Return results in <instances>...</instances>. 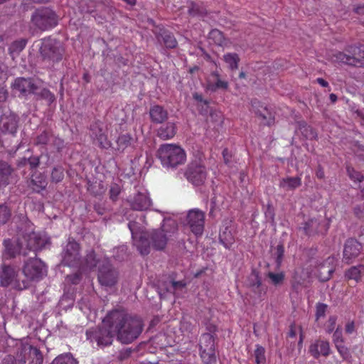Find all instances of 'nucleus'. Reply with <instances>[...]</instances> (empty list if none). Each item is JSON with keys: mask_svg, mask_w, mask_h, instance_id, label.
<instances>
[{"mask_svg": "<svg viewBox=\"0 0 364 364\" xmlns=\"http://www.w3.org/2000/svg\"><path fill=\"white\" fill-rule=\"evenodd\" d=\"M157 156L164 167L176 168L186 161L183 149L175 144H164L157 151Z\"/></svg>", "mask_w": 364, "mask_h": 364, "instance_id": "nucleus-3", "label": "nucleus"}, {"mask_svg": "<svg viewBox=\"0 0 364 364\" xmlns=\"http://www.w3.org/2000/svg\"><path fill=\"white\" fill-rule=\"evenodd\" d=\"M255 363L256 364H264L266 362L265 358V350L264 348L259 346H256V349L255 350Z\"/></svg>", "mask_w": 364, "mask_h": 364, "instance_id": "nucleus-48", "label": "nucleus"}, {"mask_svg": "<svg viewBox=\"0 0 364 364\" xmlns=\"http://www.w3.org/2000/svg\"><path fill=\"white\" fill-rule=\"evenodd\" d=\"M158 41L164 43L167 48H174L177 46L178 42L173 34L168 31H161L157 36Z\"/></svg>", "mask_w": 364, "mask_h": 364, "instance_id": "nucleus-30", "label": "nucleus"}, {"mask_svg": "<svg viewBox=\"0 0 364 364\" xmlns=\"http://www.w3.org/2000/svg\"><path fill=\"white\" fill-rule=\"evenodd\" d=\"M49 144L53 146L58 151H60L64 146V141L60 138L53 134Z\"/></svg>", "mask_w": 364, "mask_h": 364, "instance_id": "nucleus-57", "label": "nucleus"}, {"mask_svg": "<svg viewBox=\"0 0 364 364\" xmlns=\"http://www.w3.org/2000/svg\"><path fill=\"white\" fill-rule=\"evenodd\" d=\"M205 213L198 208L190 210L185 220V225L196 235H201L204 230Z\"/></svg>", "mask_w": 364, "mask_h": 364, "instance_id": "nucleus-12", "label": "nucleus"}, {"mask_svg": "<svg viewBox=\"0 0 364 364\" xmlns=\"http://www.w3.org/2000/svg\"><path fill=\"white\" fill-rule=\"evenodd\" d=\"M104 323L113 329L117 340L124 344L136 340L141 333L144 327L139 317L123 309H115L108 313L104 318Z\"/></svg>", "mask_w": 364, "mask_h": 364, "instance_id": "nucleus-1", "label": "nucleus"}, {"mask_svg": "<svg viewBox=\"0 0 364 364\" xmlns=\"http://www.w3.org/2000/svg\"><path fill=\"white\" fill-rule=\"evenodd\" d=\"M176 126L174 123L168 122L161 126L157 131V135L163 140L173 138L176 134Z\"/></svg>", "mask_w": 364, "mask_h": 364, "instance_id": "nucleus-31", "label": "nucleus"}, {"mask_svg": "<svg viewBox=\"0 0 364 364\" xmlns=\"http://www.w3.org/2000/svg\"><path fill=\"white\" fill-rule=\"evenodd\" d=\"M248 286L259 297L266 294L267 287L262 285L259 275L255 271H253L248 277Z\"/></svg>", "mask_w": 364, "mask_h": 364, "instance_id": "nucleus-25", "label": "nucleus"}, {"mask_svg": "<svg viewBox=\"0 0 364 364\" xmlns=\"http://www.w3.org/2000/svg\"><path fill=\"white\" fill-rule=\"evenodd\" d=\"M40 156H32L28 158V164H29L30 168L33 169L38 167L40 164Z\"/></svg>", "mask_w": 364, "mask_h": 364, "instance_id": "nucleus-61", "label": "nucleus"}, {"mask_svg": "<svg viewBox=\"0 0 364 364\" xmlns=\"http://www.w3.org/2000/svg\"><path fill=\"white\" fill-rule=\"evenodd\" d=\"M132 353V348H124L119 352L117 358L121 361L124 360L125 359H127L131 355Z\"/></svg>", "mask_w": 364, "mask_h": 364, "instance_id": "nucleus-62", "label": "nucleus"}, {"mask_svg": "<svg viewBox=\"0 0 364 364\" xmlns=\"http://www.w3.org/2000/svg\"><path fill=\"white\" fill-rule=\"evenodd\" d=\"M58 21V15L53 9L48 6L36 9L31 16V23L33 26L43 31L55 27Z\"/></svg>", "mask_w": 364, "mask_h": 364, "instance_id": "nucleus-4", "label": "nucleus"}, {"mask_svg": "<svg viewBox=\"0 0 364 364\" xmlns=\"http://www.w3.org/2000/svg\"><path fill=\"white\" fill-rule=\"evenodd\" d=\"M81 279V274L78 272H76L73 274H70L66 277V280L68 282H70L72 284H76L80 282Z\"/></svg>", "mask_w": 364, "mask_h": 364, "instance_id": "nucleus-64", "label": "nucleus"}, {"mask_svg": "<svg viewBox=\"0 0 364 364\" xmlns=\"http://www.w3.org/2000/svg\"><path fill=\"white\" fill-rule=\"evenodd\" d=\"M310 272L305 269L299 268L295 270L293 276V287L297 288L299 286L306 287L310 282Z\"/></svg>", "mask_w": 364, "mask_h": 364, "instance_id": "nucleus-26", "label": "nucleus"}, {"mask_svg": "<svg viewBox=\"0 0 364 364\" xmlns=\"http://www.w3.org/2000/svg\"><path fill=\"white\" fill-rule=\"evenodd\" d=\"M210 38L219 46H222L225 43L223 33L218 29H213L210 32Z\"/></svg>", "mask_w": 364, "mask_h": 364, "instance_id": "nucleus-51", "label": "nucleus"}, {"mask_svg": "<svg viewBox=\"0 0 364 364\" xmlns=\"http://www.w3.org/2000/svg\"><path fill=\"white\" fill-rule=\"evenodd\" d=\"M127 200L131 208L134 210H146L151 205V200L145 190L143 191H137L133 195H130Z\"/></svg>", "mask_w": 364, "mask_h": 364, "instance_id": "nucleus-14", "label": "nucleus"}, {"mask_svg": "<svg viewBox=\"0 0 364 364\" xmlns=\"http://www.w3.org/2000/svg\"><path fill=\"white\" fill-rule=\"evenodd\" d=\"M328 229V223L324 220L311 218L304 224L303 230L307 235L323 234Z\"/></svg>", "mask_w": 364, "mask_h": 364, "instance_id": "nucleus-19", "label": "nucleus"}, {"mask_svg": "<svg viewBox=\"0 0 364 364\" xmlns=\"http://www.w3.org/2000/svg\"><path fill=\"white\" fill-rule=\"evenodd\" d=\"M52 135L53 134L50 132L43 131L36 136L34 143L36 145L43 146L49 144Z\"/></svg>", "mask_w": 364, "mask_h": 364, "instance_id": "nucleus-43", "label": "nucleus"}, {"mask_svg": "<svg viewBox=\"0 0 364 364\" xmlns=\"http://www.w3.org/2000/svg\"><path fill=\"white\" fill-rule=\"evenodd\" d=\"M4 256L7 259L14 258L18 255H28V252L24 249L21 237L13 240L7 239L4 241Z\"/></svg>", "mask_w": 364, "mask_h": 364, "instance_id": "nucleus-16", "label": "nucleus"}, {"mask_svg": "<svg viewBox=\"0 0 364 364\" xmlns=\"http://www.w3.org/2000/svg\"><path fill=\"white\" fill-rule=\"evenodd\" d=\"M347 173L349 178L353 181L354 182H362L364 180V175L355 170L354 168L348 166L347 167Z\"/></svg>", "mask_w": 364, "mask_h": 364, "instance_id": "nucleus-47", "label": "nucleus"}, {"mask_svg": "<svg viewBox=\"0 0 364 364\" xmlns=\"http://www.w3.org/2000/svg\"><path fill=\"white\" fill-rule=\"evenodd\" d=\"M90 129L92 136L97 141L100 147L107 148L109 146V141L107 140V136L97 124L91 125Z\"/></svg>", "mask_w": 364, "mask_h": 364, "instance_id": "nucleus-28", "label": "nucleus"}, {"mask_svg": "<svg viewBox=\"0 0 364 364\" xmlns=\"http://www.w3.org/2000/svg\"><path fill=\"white\" fill-rule=\"evenodd\" d=\"M362 245L355 239H348L346 240L343 250V260L350 264L360 253Z\"/></svg>", "mask_w": 364, "mask_h": 364, "instance_id": "nucleus-20", "label": "nucleus"}, {"mask_svg": "<svg viewBox=\"0 0 364 364\" xmlns=\"http://www.w3.org/2000/svg\"><path fill=\"white\" fill-rule=\"evenodd\" d=\"M194 326L191 323V321L183 318L181 321V324H180V329L181 330L182 332L183 333H192L194 330Z\"/></svg>", "mask_w": 364, "mask_h": 364, "instance_id": "nucleus-56", "label": "nucleus"}, {"mask_svg": "<svg viewBox=\"0 0 364 364\" xmlns=\"http://www.w3.org/2000/svg\"><path fill=\"white\" fill-rule=\"evenodd\" d=\"M19 118L10 109L3 111L0 117V129L5 134L15 135L16 133Z\"/></svg>", "mask_w": 364, "mask_h": 364, "instance_id": "nucleus-13", "label": "nucleus"}, {"mask_svg": "<svg viewBox=\"0 0 364 364\" xmlns=\"http://www.w3.org/2000/svg\"><path fill=\"white\" fill-rule=\"evenodd\" d=\"M13 171L12 167L8 162L0 160V179H4L6 182H9V178Z\"/></svg>", "mask_w": 364, "mask_h": 364, "instance_id": "nucleus-39", "label": "nucleus"}, {"mask_svg": "<svg viewBox=\"0 0 364 364\" xmlns=\"http://www.w3.org/2000/svg\"><path fill=\"white\" fill-rule=\"evenodd\" d=\"M333 341L335 346L344 343L341 328H337L336 329L333 335Z\"/></svg>", "mask_w": 364, "mask_h": 364, "instance_id": "nucleus-58", "label": "nucleus"}, {"mask_svg": "<svg viewBox=\"0 0 364 364\" xmlns=\"http://www.w3.org/2000/svg\"><path fill=\"white\" fill-rule=\"evenodd\" d=\"M220 242L226 248L230 249L235 242V238L228 228H225L224 230L220 232Z\"/></svg>", "mask_w": 364, "mask_h": 364, "instance_id": "nucleus-34", "label": "nucleus"}, {"mask_svg": "<svg viewBox=\"0 0 364 364\" xmlns=\"http://www.w3.org/2000/svg\"><path fill=\"white\" fill-rule=\"evenodd\" d=\"M120 193H121V187L118 184L112 183L110 186L109 193V198L112 200H113V201L117 200Z\"/></svg>", "mask_w": 364, "mask_h": 364, "instance_id": "nucleus-53", "label": "nucleus"}, {"mask_svg": "<svg viewBox=\"0 0 364 364\" xmlns=\"http://www.w3.org/2000/svg\"><path fill=\"white\" fill-rule=\"evenodd\" d=\"M134 141V139L129 134H121L118 136L117 143V150L124 151L127 147L130 146Z\"/></svg>", "mask_w": 364, "mask_h": 364, "instance_id": "nucleus-35", "label": "nucleus"}, {"mask_svg": "<svg viewBox=\"0 0 364 364\" xmlns=\"http://www.w3.org/2000/svg\"><path fill=\"white\" fill-rule=\"evenodd\" d=\"M327 305L324 304H318L316 306V319L325 316V314L327 309Z\"/></svg>", "mask_w": 364, "mask_h": 364, "instance_id": "nucleus-59", "label": "nucleus"}, {"mask_svg": "<svg viewBox=\"0 0 364 364\" xmlns=\"http://www.w3.org/2000/svg\"><path fill=\"white\" fill-rule=\"evenodd\" d=\"M176 225L172 220H164L160 228L142 232L136 246L140 254L147 255L152 247L156 250H164L172 234L176 230Z\"/></svg>", "mask_w": 364, "mask_h": 364, "instance_id": "nucleus-2", "label": "nucleus"}, {"mask_svg": "<svg viewBox=\"0 0 364 364\" xmlns=\"http://www.w3.org/2000/svg\"><path fill=\"white\" fill-rule=\"evenodd\" d=\"M29 355L31 357H33V359H36V364H42L43 363V355L41 353L40 350L34 346H29Z\"/></svg>", "mask_w": 364, "mask_h": 364, "instance_id": "nucleus-52", "label": "nucleus"}, {"mask_svg": "<svg viewBox=\"0 0 364 364\" xmlns=\"http://www.w3.org/2000/svg\"><path fill=\"white\" fill-rule=\"evenodd\" d=\"M284 247L283 244H279L276 247L274 252L273 253V255L275 258V261L277 263V266L279 267H280L283 257H284Z\"/></svg>", "mask_w": 364, "mask_h": 364, "instance_id": "nucleus-49", "label": "nucleus"}, {"mask_svg": "<svg viewBox=\"0 0 364 364\" xmlns=\"http://www.w3.org/2000/svg\"><path fill=\"white\" fill-rule=\"evenodd\" d=\"M205 364H217L215 351L200 353Z\"/></svg>", "mask_w": 364, "mask_h": 364, "instance_id": "nucleus-50", "label": "nucleus"}, {"mask_svg": "<svg viewBox=\"0 0 364 364\" xmlns=\"http://www.w3.org/2000/svg\"><path fill=\"white\" fill-rule=\"evenodd\" d=\"M200 353L213 352L215 350V340L210 333H203L200 339Z\"/></svg>", "mask_w": 364, "mask_h": 364, "instance_id": "nucleus-29", "label": "nucleus"}, {"mask_svg": "<svg viewBox=\"0 0 364 364\" xmlns=\"http://www.w3.org/2000/svg\"><path fill=\"white\" fill-rule=\"evenodd\" d=\"M11 217V209L5 204L0 205V224L6 223Z\"/></svg>", "mask_w": 364, "mask_h": 364, "instance_id": "nucleus-45", "label": "nucleus"}, {"mask_svg": "<svg viewBox=\"0 0 364 364\" xmlns=\"http://www.w3.org/2000/svg\"><path fill=\"white\" fill-rule=\"evenodd\" d=\"M301 133L306 139H316L317 134L316 131L309 126H304L301 128Z\"/></svg>", "mask_w": 364, "mask_h": 364, "instance_id": "nucleus-54", "label": "nucleus"}, {"mask_svg": "<svg viewBox=\"0 0 364 364\" xmlns=\"http://www.w3.org/2000/svg\"><path fill=\"white\" fill-rule=\"evenodd\" d=\"M268 277L271 279V282L273 284L277 285L282 283L284 275L283 273H273L269 272L267 274Z\"/></svg>", "mask_w": 364, "mask_h": 364, "instance_id": "nucleus-55", "label": "nucleus"}, {"mask_svg": "<svg viewBox=\"0 0 364 364\" xmlns=\"http://www.w3.org/2000/svg\"><path fill=\"white\" fill-rule=\"evenodd\" d=\"M97 279L100 284L105 287H112L117 284L119 272L113 267L109 260L104 261V264L99 266Z\"/></svg>", "mask_w": 364, "mask_h": 364, "instance_id": "nucleus-10", "label": "nucleus"}, {"mask_svg": "<svg viewBox=\"0 0 364 364\" xmlns=\"http://www.w3.org/2000/svg\"><path fill=\"white\" fill-rule=\"evenodd\" d=\"M149 114L154 123L160 124L168 118L167 111L160 105H154L150 108Z\"/></svg>", "mask_w": 364, "mask_h": 364, "instance_id": "nucleus-27", "label": "nucleus"}, {"mask_svg": "<svg viewBox=\"0 0 364 364\" xmlns=\"http://www.w3.org/2000/svg\"><path fill=\"white\" fill-rule=\"evenodd\" d=\"M309 350L314 358H318L321 355L327 357L331 353L329 343L323 340H317L312 343Z\"/></svg>", "mask_w": 364, "mask_h": 364, "instance_id": "nucleus-22", "label": "nucleus"}, {"mask_svg": "<svg viewBox=\"0 0 364 364\" xmlns=\"http://www.w3.org/2000/svg\"><path fill=\"white\" fill-rule=\"evenodd\" d=\"M27 43V40L21 38L14 41L9 48V53L13 58L18 55L19 53L24 49Z\"/></svg>", "mask_w": 364, "mask_h": 364, "instance_id": "nucleus-36", "label": "nucleus"}, {"mask_svg": "<svg viewBox=\"0 0 364 364\" xmlns=\"http://www.w3.org/2000/svg\"><path fill=\"white\" fill-rule=\"evenodd\" d=\"M350 47H357V46H347L345 48V51L347 52L348 54L340 51L333 53L330 57L331 61L335 63H343L354 66L357 65L360 63L358 55H355L353 51L349 50Z\"/></svg>", "mask_w": 364, "mask_h": 364, "instance_id": "nucleus-17", "label": "nucleus"}, {"mask_svg": "<svg viewBox=\"0 0 364 364\" xmlns=\"http://www.w3.org/2000/svg\"><path fill=\"white\" fill-rule=\"evenodd\" d=\"M18 269L11 265L3 264L0 267V287H8L11 286L13 289L21 291L27 289L30 284L27 280L20 281L18 279Z\"/></svg>", "mask_w": 364, "mask_h": 364, "instance_id": "nucleus-6", "label": "nucleus"}, {"mask_svg": "<svg viewBox=\"0 0 364 364\" xmlns=\"http://www.w3.org/2000/svg\"><path fill=\"white\" fill-rule=\"evenodd\" d=\"M80 261V245L73 239L69 238L62 252V263L64 265L77 266Z\"/></svg>", "mask_w": 364, "mask_h": 364, "instance_id": "nucleus-11", "label": "nucleus"}, {"mask_svg": "<svg viewBox=\"0 0 364 364\" xmlns=\"http://www.w3.org/2000/svg\"><path fill=\"white\" fill-rule=\"evenodd\" d=\"M255 113L257 115L261 117L262 120L265 121L264 122L265 124L269 126L272 123V115L265 107L261 106V109L256 110Z\"/></svg>", "mask_w": 364, "mask_h": 364, "instance_id": "nucleus-44", "label": "nucleus"}, {"mask_svg": "<svg viewBox=\"0 0 364 364\" xmlns=\"http://www.w3.org/2000/svg\"><path fill=\"white\" fill-rule=\"evenodd\" d=\"M23 273L28 279H26L28 282V280L38 281L46 275V265L40 259L36 258V254H35L34 257L29 258L24 262Z\"/></svg>", "mask_w": 364, "mask_h": 364, "instance_id": "nucleus-9", "label": "nucleus"}, {"mask_svg": "<svg viewBox=\"0 0 364 364\" xmlns=\"http://www.w3.org/2000/svg\"><path fill=\"white\" fill-rule=\"evenodd\" d=\"M87 338L90 342H96L100 347H105L112 343L116 336L112 328L107 326L103 322L102 326L90 328L86 331Z\"/></svg>", "mask_w": 364, "mask_h": 364, "instance_id": "nucleus-7", "label": "nucleus"}, {"mask_svg": "<svg viewBox=\"0 0 364 364\" xmlns=\"http://www.w3.org/2000/svg\"><path fill=\"white\" fill-rule=\"evenodd\" d=\"M51 364H78V362L70 353H65L56 357Z\"/></svg>", "mask_w": 364, "mask_h": 364, "instance_id": "nucleus-40", "label": "nucleus"}, {"mask_svg": "<svg viewBox=\"0 0 364 364\" xmlns=\"http://www.w3.org/2000/svg\"><path fill=\"white\" fill-rule=\"evenodd\" d=\"M364 272V265L353 266L346 272V277L348 279H353L358 282L361 279V274Z\"/></svg>", "mask_w": 364, "mask_h": 364, "instance_id": "nucleus-37", "label": "nucleus"}, {"mask_svg": "<svg viewBox=\"0 0 364 364\" xmlns=\"http://www.w3.org/2000/svg\"><path fill=\"white\" fill-rule=\"evenodd\" d=\"M228 82L227 81L221 80V78L217 79L214 82H208V89L211 92H215L218 90H226L228 88Z\"/></svg>", "mask_w": 364, "mask_h": 364, "instance_id": "nucleus-41", "label": "nucleus"}, {"mask_svg": "<svg viewBox=\"0 0 364 364\" xmlns=\"http://www.w3.org/2000/svg\"><path fill=\"white\" fill-rule=\"evenodd\" d=\"M14 89L23 96L35 95L39 89L38 82L33 78L18 77L13 84Z\"/></svg>", "mask_w": 364, "mask_h": 364, "instance_id": "nucleus-15", "label": "nucleus"}, {"mask_svg": "<svg viewBox=\"0 0 364 364\" xmlns=\"http://www.w3.org/2000/svg\"><path fill=\"white\" fill-rule=\"evenodd\" d=\"M105 260L109 259L105 257L96 255L95 251L91 250L87 252L82 262L80 261L79 264L85 269H92L95 267L99 269V266H102Z\"/></svg>", "mask_w": 364, "mask_h": 364, "instance_id": "nucleus-21", "label": "nucleus"}, {"mask_svg": "<svg viewBox=\"0 0 364 364\" xmlns=\"http://www.w3.org/2000/svg\"><path fill=\"white\" fill-rule=\"evenodd\" d=\"M333 263V258L329 257L318 266V277L321 282H326L330 279L334 272Z\"/></svg>", "mask_w": 364, "mask_h": 364, "instance_id": "nucleus-24", "label": "nucleus"}, {"mask_svg": "<svg viewBox=\"0 0 364 364\" xmlns=\"http://www.w3.org/2000/svg\"><path fill=\"white\" fill-rule=\"evenodd\" d=\"M184 176L193 186L203 185L207 178V171L205 166L199 160L189 163L185 170Z\"/></svg>", "mask_w": 364, "mask_h": 364, "instance_id": "nucleus-8", "label": "nucleus"}, {"mask_svg": "<svg viewBox=\"0 0 364 364\" xmlns=\"http://www.w3.org/2000/svg\"><path fill=\"white\" fill-rule=\"evenodd\" d=\"M349 50L353 51L355 55H358L360 58H364V45H360L357 47H350Z\"/></svg>", "mask_w": 364, "mask_h": 364, "instance_id": "nucleus-63", "label": "nucleus"}, {"mask_svg": "<svg viewBox=\"0 0 364 364\" xmlns=\"http://www.w3.org/2000/svg\"><path fill=\"white\" fill-rule=\"evenodd\" d=\"M301 186L300 177H287L280 181L279 186L287 191L294 190Z\"/></svg>", "mask_w": 364, "mask_h": 364, "instance_id": "nucleus-32", "label": "nucleus"}, {"mask_svg": "<svg viewBox=\"0 0 364 364\" xmlns=\"http://www.w3.org/2000/svg\"><path fill=\"white\" fill-rule=\"evenodd\" d=\"M185 286L186 283L183 281H172L171 282V287L168 289V291L173 293L176 290L181 289L185 287Z\"/></svg>", "mask_w": 364, "mask_h": 364, "instance_id": "nucleus-60", "label": "nucleus"}, {"mask_svg": "<svg viewBox=\"0 0 364 364\" xmlns=\"http://www.w3.org/2000/svg\"><path fill=\"white\" fill-rule=\"evenodd\" d=\"M48 186V180L46 174L35 171L32 173L30 181L28 182V186L36 193H40L44 191Z\"/></svg>", "mask_w": 364, "mask_h": 364, "instance_id": "nucleus-23", "label": "nucleus"}, {"mask_svg": "<svg viewBox=\"0 0 364 364\" xmlns=\"http://www.w3.org/2000/svg\"><path fill=\"white\" fill-rule=\"evenodd\" d=\"M223 60L231 70L238 69L240 58L235 53H228L223 56Z\"/></svg>", "mask_w": 364, "mask_h": 364, "instance_id": "nucleus-33", "label": "nucleus"}, {"mask_svg": "<svg viewBox=\"0 0 364 364\" xmlns=\"http://www.w3.org/2000/svg\"><path fill=\"white\" fill-rule=\"evenodd\" d=\"M21 239L24 249L27 252L32 251L36 252L37 250L44 247L46 244V240L36 232H31L30 234L23 235Z\"/></svg>", "mask_w": 364, "mask_h": 364, "instance_id": "nucleus-18", "label": "nucleus"}, {"mask_svg": "<svg viewBox=\"0 0 364 364\" xmlns=\"http://www.w3.org/2000/svg\"><path fill=\"white\" fill-rule=\"evenodd\" d=\"M35 95L38 99L46 101L48 105H50L56 100L55 95L47 88H42L39 92L37 90Z\"/></svg>", "mask_w": 364, "mask_h": 364, "instance_id": "nucleus-38", "label": "nucleus"}, {"mask_svg": "<svg viewBox=\"0 0 364 364\" xmlns=\"http://www.w3.org/2000/svg\"><path fill=\"white\" fill-rule=\"evenodd\" d=\"M336 348L337 349L338 353L340 354L341 357L343 358V360L346 361H350L352 359L351 353L350 351V349L345 346L344 343L338 344L335 346Z\"/></svg>", "mask_w": 364, "mask_h": 364, "instance_id": "nucleus-46", "label": "nucleus"}, {"mask_svg": "<svg viewBox=\"0 0 364 364\" xmlns=\"http://www.w3.org/2000/svg\"><path fill=\"white\" fill-rule=\"evenodd\" d=\"M64 178V169L60 166L53 167L50 173V180L53 183H59Z\"/></svg>", "mask_w": 364, "mask_h": 364, "instance_id": "nucleus-42", "label": "nucleus"}, {"mask_svg": "<svg viewBox=\"0 0 364 364\" xmlns=\"http://www.w3.org/2000/svg\"><path fill=\"white\" fill-rule=\"evenodd\" d=\"M64 48L60 41L54 38H47L41 41L40 47L41 57L43 61L55 63L63 59Z\"/></svg>", "mask_w": 364, "mask_h": 364, "instance_id": "nucleus-5", "label": "nucleus"}]
</instances>
